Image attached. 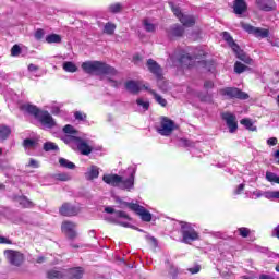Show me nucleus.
<instances>
[{
	"label": "nucleus",
	"instance_id": "f704fd0d",
	"mask_svg": "<svg viewBox=\"0 0 279 279\" xmlns=\"http://www.w3.org/2000/svg\"><path fill=\"white\" fill-rule=\"evenodd\" d=\"M59 150H60V148L53 142H46L44 144V151H59Z\"/></svg>",
	"mask_w": 279,
	"mask_h": 279
},
{
	"label": "nucleus",
	"instance_id": "603ef678",
	"mask_svg": "<svg viewBox=\"0 0 279 279\" xmlns=\"http://www.w3.org/2000/svg\"><path fill=\"white\" fill-rule=\"evenodd\" d=\"M267 145H269L270 147H274L276 145H278V138L276 137H270L267 140Z\"/></svg>",
	"mask_w": 279,
	"mask_h": 279
},
{
	"label": "nucleus",
	"instance_id": "bf43d9fd",
	"mask_svg": "<svg viewBox=\"0 0 279 279\" xmlns=\"http://www.w3.org/2000/svg\"><path fill=\"white\" fill-rule=\"evenodd\" d=\"M274 234L279 239V225L275 228Z\"/></svg>",
	"mask_w": 279,
	"mask_h": 279
},
{
	"label": "nucleus",
	"instance_id": "4c0bfd02",
	"mask_svg": "<svg viewBox=\"0 0 279 279\" xmlns=\"http://www.w3.org/2000/svg\"><path fill=\"white\" fill-rule=\"evenodd\" d=\"M59 165H60V167H63L64 169H75V163H73L64 158L59 159Z\"/></svg>",
	"mask_w": 279,
	"mask_h": 279
},
{
	"label": "nucleus",
	"instance_id": "c756f323",
	"mask_svg": "<svg viewBox=\"0 0 279 279\" xmlns=\"http://www.w3.org/2000/svg\"><path fill=\"white\" fill-rule=\"evenodd\" d=\"M48 279H62L64 278V270H50L47 274Z\"/></svg>",
	"mask_w": 279,
	"mask_h": 279
},
{
	"label": "nucleus",
	"instance_id": "8fccbe9b",
	"mask_svg": "<svg viewBox=\"0 0 279 279\" xmlns=\"http://www.w3.org/2000/svg\"><path fill=\"white\" fill-rule=\"evenodd\" d=\"M26 167H32V169H38L40 165L38 163V161H36V159H31L28 165H26Z\"/></svg>",
	"mask_w": 279,
	"mask_h": 279
},
{
	"label": "nucleus",
	"instance_id": "5701e85b",
	"mask_svg": "<svg viewBox=\"0 0 279 279\" xmlns=\"http://www.w3.org/2000/svg\"><path fill=\"white\" fill-rule=\"evenodd\" d=\"M247 10V3L245 0H235L233 3V12L234 14H243Z\"/></svg>",
	"mask_w": 279,
	"mask_h": 279
},
{
	"label": "nucleus",
	"instance_id": "052dcab7",
	"mask_svg": "<svg viewBox=\"0 0 279 279\" xmlns=\"http://www.w3.org/2000/svg\"><path fill=\"white\" fill-rule=\"evenodd\" d=\"M259 279H274V277L269 276V275H262L259 277Z\"/></svg>",
	"mask_w": 279,
	"mask_h": 279
},
{
	"label": "nucleus",
	"instance_id": "dca6fc26",
	"mask_svg": "<svg viewBox=\"0 0 279 279\" xmlns=\"http://www.w3.org/2000/svg\"><path fill=\"white\" fill-rule=\"evenodd\" d=\"M251 199H259V197H265L266 199H279V191H266L256 190L251 193Z\"/></svg>",
	"mask_w": 279,
	"mask_h": 279
},
{
	"label": "nucleus",
	"instance_id": "f03ea898",
	"mask_svg": "<svg viewBox=\"0 0 279 279\" xmlns=\"http://www.w3.org/2000/svg\"><path fill=\"white\" fill-rule=\"evenodd\" d=\"M82 69L89 75H108L110 86H113L114 88L119 86V82L116 80L118 75L117 70L106 63L99 61H86L82 63Z\"/></svg>",
	"mask_w": 279,
	"mask_h": 279
},
{
	"label": "nucleus",
	"instance_id": "680f3d73",
	"mask_svg": "<svg viewBox=\"0 0 279 279\" xmlns=\"http://www.w3.org/2000/svg\"><path fill=\"white\" fill-rule=\"evenodd\" d=\"M58 112H60V108L59 107H53L52 108V114H58Z\"/></svg>",
	"mask_w": 279,
	"mask_h": 279
},
{
	"label": "nucleus",
	"instance_id": "4468645a",
	"mask_svg": "<svg viewBox=\"0 0 279 279\" xmlns=\"http://www.w3.org/2000/svg\"><path fill=\"white\" fill-rule=\"evenodd\" d=\"M241 26L244 32H247V34H254L256 38H267V36H269V31L266 28L254 27L245 23H242Z\"/></svg>",
	"mask_w": 279,
	"mask_h": 279
},
{
	"label": "nucleus",
	"instance_id": "c9c22d12",
	"mask_svg": "<svg viewBox=\"0 0 279 279\" xmlns=\"http://www.w3.org/2000/svg\"><path fill=\"white\" fill-rule=\"evenodd\" d=\"M136 104H137L138 108H141V110L143 112H147V110H149V101H147V100H145L143 98H138L136 100Z\"/></svg>",
	"mask_w": 279,
	"mask_h": 279
},
{
	"label": "nucleus",
	"instance_id": "3c124183",
	"mask_svg": "<svg viewBox=\"0 0 279 279\" xmlns=\"http://www.w3.org/2000/svg\"><path fill=\"white\" fill-rule=\"evenodd\" d=\"M45 36V31L43 29H37L35 33V38L36 40H41V38Z\"/></svg>",
	"mask_w": 279,
	"mask_h": 279
},
{
	"label": "nucleus",
	"instance_id": "6ab92c4d",
	"mask_svg": "<svg viewBox=\"0 0 279 279\" xmlns=\"http://www.w3.org/2000/svg\"><path fill=\"white\" fill-rule=\"evenodd\" d=\"M199 57H202V53H197L194 56V58H192L189 54H182L179 58V62L180 64H182L183 66H187V69H191V66H193L195 64V60H199Z\"/></svg>",
	"mask_w": 279,
	"mask_h": 279
},
{
	"label": "nucleus",
	"instance_id": "b1692460",
	"mask_svg": "<svg viewBox=\"0 0 279 279\" xmlns=\"http://www.w3.org/2000/svg\"><path fill=\"white\" fill-rule=\"evenodd\" d=\"M13 201L16 204H20L22 208H32L34 206V203H32V201H29V198L26 196H14Z\"/></svg>",
	"mask_w": 279,
	"mask_h": 279
},
{
	"label": "nucleus",
	"instance_id": "de8ad7c7",
	"mask_svg": "<svg viewBox=\"0 0 279 279\" xmlns=\"http://www.w3.org/2000/svg\"><path fill=\"white\" fill-rule=\"evenodd\" d=\"M57 180H60L61 182H69V180H71V175L61 173L57 175Z\"/></svg>",
	"mask_w": 279,
	"mask_h": 279
},
{
	"label": "nucleus",
	"instance_id": "a878e982",
	"mask_svg": "<svg viewBox=\"0 0 279 279\" xmlns=\"http://www.w3.org/2000/svg\"><path fill=\"white\" fill-rule=\"evenodd\" d=\"M85 178L87 180H97V178H99V167L90 166L89 168H87V171L85 172Z\"/></svg>",
	"mask_w": 279,
	"mask_h": 279
},
{
	"label": "nucleus",
	"instance_id": "f8f14e48",
	"mask_svg": "<svg viewBox=\"0 0 279 279\" xmlns=\"http://www.w3.org/2000/svg\"><path fill=\"white\" fill-rule=\"evenodd\" d=\"M4 256L9 263L15 267H21V265H23V260H25V257L19 251L7 250L4 251Z\"/></svg>",
	"mask_w": 279,
	"mask_h": 279
},
{
	"label": "nucleus",
	"instance_id": "423d86ee",
	"mask_svg": "<svg viewBox=\"0 0 279 279\" xmlns=\"http://www.w3.org/2000/svg\"><path fill=\"white\" fill-rule=\"evenodd\" d=\"M181 234L183 236V243H193V241L199 240V233L189 222H181Z\"/></svg>",
	"mask_w": 279,
	"mask_h": 279
},
{
	"label": "nucleus",
	"instance_id": "9b49d317",
	"mask_svg": "<svg viewBox=\"0 0 279 279\" xmlns=\"http://www.w3.org/2000/svg\"><path fill=\"white\" fill-rule=\"evenodd\" d=\"M38 122L43 126L44 130H51V128H56V120L48 111H41L37 114Z\"/></svg>",
	"mask_w": 279,
	"mask_h": 279
},
{
	"label": "nucleus",
	"instance_id": "39448f33",
	"mask_svg": "<svg viewBox=\"0 0 279 279\" xmlns=\"http://www.w3.org/2000/svg\"><path fill=\"white\" fill-rule=\"evenodd\" d=\"M221 36H222L223 40H226V43H228V45L231 47V49L234 51V53H236V57L239 58V60H242V62H245L246 64H252V59L250 57H246L243 53V51H241V48H239V45H236V43H234V39L230 35V33L223 32L221 34Z\"/></svg>",
	"mask_w": 279,
	"mask_h": 279
},
{
	"label": "nucleus",
	"instance_id": "774afa93",
	"mask_svg": "<svg viewBox=\"0 0 279 279\" xmlns=\"http://www.w3.org/2000/svg\"><path fill=\"white\" fill-rule=\"evenodd\" d=\"M183 142H184L185 145H189V141L184 140Z\"/></svg>",
	"mask_w": 279,
	"mask_h": 279
},
{
	"label": "nucleus",
	"instance_id": "412c9836",
	"mask_svg": "<svg viewBox=\"0 0 279 279\" xmlns=\"http://www.w3.org/2000/svg\"><path fill=\"white\" fill-rule=\"evenodd\" d=\"M147 66H148V70L150 71V73H153V75H156V77H158L160 80V77L162 75V70L160 69V65H158V63L156 61H154L153 59H149L147 61Z\"/></svg>",
	"mask_w": 279,
	"mask_h": 279
},
{
	"label": "nucleus",
	"instance_id": "37998d69",
	"mask_svg": "<svg viewBox=\"0 0 279 279\" xmlns=\"http://www.w3.org/2000/svg\"><path fill=\"white\" fill-rule=\"evenodd\" d=\"M238 233L242 239H247L248 234L251 233V230L245 227H241L238 229Z\"/></svg>",
	"mask_w": 279,
	"mask_h": 279
},
{
	"label": "nucleus",
	"instance_id": "2eb2a0df",
	"mask_svg": "<svg viewBox=\"0 0 279 279\" xmlns=\"http://www.w3.org/2000/svg\"><path fill=\"white\" fill-rule=\"evenodd\" d=\"M61 230L68 239H75L77 236V225L72 221H63Z\"/></svg>",
	"mask_w": 279,
	"mask_h": 279
},
{
	"label": "nucleus",
	"instance_id": "13d9d810",
	"mask_svg": "<svg viewBox=\"0 0 279 279\" xmlns=\"http://www.w3.org/2000/svg\"><path fill=\"white\" fill-rule=\"evenodd\" d=\"M0 243H5L8 245H10V243H12L10 240H8L7 238L0 236Z\"/></svg>",
	"mask_w": 279,
	"mask_h": 279
},
{
	"label": "nucleus",
	"instance_id": "09e8293b",
	"mask_svg": "<svg viewBox=\"0 0 279 279\" xmlns=\"http://www.w3.org/2000/svg\"><path fill=\"white\" fill-rule=\"evenodd\" d=\"M198 99H201V101H213V96L210 95H203V94H198Z\"/></svg>",
	"mask_w": 279,
	"mask_h": 279
},
{
	"label": "nucleus",
	"instance_id": "bb28decb",
	"mask_svg": "<svg viewBox=\"0 0 279 279\" xmlns=\"http://www.w3.org/2000/svg\"><path fill=\"white\" fill-rule=\"evenodd\" d=\"M182 34H184V27L178 24H174L168 32V36H170V38H178L182 36Z\"/></svg>",
	"mask_w": 279,
	"mask_h": 279
},
{
	"label": "nucleus",
	"instance_id": "c85d7f7f",
	"mask_svg": "<svg viewBox=\"0 0 279 279\" xmlns=\"http://www.w3.org/2000/svg\"><path fill=\"white\" fill-rule=\"evenodd\" d=\"M148 92L153 95L159 106H162V108L167 107V99L162 98V96L158 95L154 89H148Z\"/></svg>",
	"mask_w": 279,
	"mask_h": 279
},
{
	"label": "nucleus",
	"instance_id": "c03bdc74",
	"mask_svg": "<svg viewBox=\"0 0 279 279\" xmlns=\"http://www.w3.org/2000/svg\"><path fill=\"white\" fill-rule=\"evenodd\" d=\"M167 267H168L170 276H172V278H175V276H178V268L169 262H167Z\"/></svg>",
	"mask_w": 279,
	"mask_h": 279
},
{
	"label": "nucleus",
	"instance_id": "cd10ccee",
	"mask_svg": "<svg viewBox=\"0 0 279 279\" xmlns=\"http://www.w3.org/2000/svg\"><path fill=\"white\" fill-rule=\"evenodd\" d=\"M12 134V129L5 124H0V142L7 141V138H10V135Z\"/></svg>",
	"mask_w": 279,
	"mask_h": 279
},
{
	"label": "nucleus",
	"instance_id": "f3484780",
	"mask_svg": "<svg viewBox=\"0 0 279 279\" xmlns=\"http://www.w3.org/2000/svg\"><path fill=\"white\" fill-rule=\"evenodd\" d=\"M222 119L223 121H226L227 123V128H229V131L232 133L236 132L239 125L236 123V116L230 113V112H226L222 113Z\"/></svg>",
	"mask_w": 279,
	"mask_h": 279
},
{
	"label": "nucleus",
	"instance_id": "5fc2aeb1",
	"mask_svg": "<svg viewBox=\"0 0 279 279\" xmlns=\"http://www.w3.org/2000/svg\"><path fill=\"white\" fill-rule=\"evenodd\" d=\"M245 189V184L241 183L238 189L234 191V195H241L243 193V190Z\"/></svg>",
	"mask_w": 279,
	"mask_h": 279
},
{
	"label": "nucleus",
	"instance_id": "7c9ffc66",
	"mask_svg": "<svg viewBox=\"0 0 279 279\" xmlns=\"http://www.w3.org/2000/svg\"><path fill=\"white\" fill-rule=\"evenodd\" d=\"M63 71H65L66 73H76L77 65H75V63L71 61H65L63 63Z\"/></svg>",
	"mask_w": 279,
	"mask_h": 279
},
{
	"label": "nucleus",
	"instance_id": "0eeeda50",
	"mask_svg": "<svg viewBox=\"0 0 279 279\" xmlns=\"http://www.w3.org/2000/svg\"><path fill=\"white\" fill-rule=\"evenodd\" d=\"M170 8L174 16H177L180 23H182L183 27H193V25H195V21H196L195 15L182 13V10L179 7L174 5L173 3H170Z\"/></svg>",
	"mask_w": 279,
	"mask_h": 279
},
{
	"label": "nucleus",
	"instance_id": "ddd939ff",
	"mask_svg": "<svg viewBox=\"0 0 279 279\" xmlns=\"http://www.w3.org/2000/svg\"><path fill=\"white\" fill-rule=\"evenodd\" d=\"M125 88L129 90V93L138 95L141 90H149V85H146L143 81H128L125 83Z\"/></svg>",
	"mask_w": 279,
	"mask_h": 279
},
{
	"label": "nucleus",
	"instance_id": "e433bc0d",
	"mask_svg": "<svg viewBox=\"0 0 279 279\" xmlns=\"http://www.w3.org/2000/svg\"><path fill=\"white\" fill-rule=\"evenodd\" d=\"M266 180L271 184H279V175L274 172H266Z\"/></svg>",
	"mask_w": 279,
	"mask_h": 279
},
{
	"label": "nucleus",
	"instance_id": "79ce46f5",
	"mask_svg": "<svg viewBox=\"0 0 279 279\" xmlns=\"http://www.w3.org/2000/svg\"><path fill=\"white\" fill-rule=\"evenodd\" d=\"M234 71L235 73H244V71H247V66L241 62H235L234 64Z\"/></svg>",
	"mask_w": 279,
	"mask_h": 279
},
{
	"label": "nucleus",
	"instance_id": "7ed1b4c3",
	"mask_svg": "<svg viewBox=\"0 0 279 279\" xmlns=\"http://www.w3.org/2000/svg\"><path fill=\"white\" fill-rule=\"evenodd\" d=\"M134 171L128 177H121L119 174H105L102 182L109 184V186H117L122 191H134Z\"/></svg>",
	"mask_w": 279,
	"mask_h": 279
},
{
	"label": "nucleus",
	"instance_id": "2f4dec72",
	"mask_svg": "<svg viewBox=\"0 0 279 279\" xmlns=\"http://www.w3.org/2000/svg\"><path fill=\"white\" fill-rule=\"evenodd\" d=\"M46 43H48V45H51L53 43L60 44L62 43V37L58 34H50L46 36Z\"/></svg>",
	"mask_w": 279,
	"mask_h": 279
},
{
	"label": "nucleus",
	"instance_id": "4d7b16f0",
	"mask_svg": "<svg viewBox=\"0 0 279 279\" xmlns=\"http://www.w3.org/2000/svg\"><path fill=\"white\" fill-rule=\"evenodd\" d=\"M28 71L31 73H36V71H38V66L37 65H34V64H29L28 65Z\"/></svg>",
	"mask_w": 279,
	"mask_h": 279
},
{
	"label": "nucleus",
	"instance_id": "a18cd8bd",
	"mask_svg": "<svg viewBox=\"0 0 279 279\" xmlns=\"http://www.w3.org/2000/svg\"><path fill=\"white\" fill-rule=\"evenodd\" d=\"M74 118L76 119V121H86V113L76 111L74 113Z\"/></svg>",
	"mask_w": 279,
	"mask_h": 279
},
{
	"label": "nucleus",
	"instance_id": "a19ab883",
	"mask_svg": "<svg viewBox=\"0 0 279 279\" xmlns=\"http://www.w3.org/2000/svg\"><path fill=\"white\" fill-rule=\"evenodd\" d=\"M143 25L146 32H156V25L149 22V20H144Z\"/></svg>",
	"mask_w": 279,
	"mask_h": 279
},
{
	"label": "nucleus",
	"instance_id": "338daca9",
	"mask_svg": "<svg viewBox=\"0 0 279 279\" xmlns=\"http://www.w3.org/2000/svg\"><path fill=\"white\" fill-rule=\"evenodd\" d=\"M276 271L279 274V265L278 266H276Z\"/></svg>",
	"mask_w": 279,
	"mask_h": 279
},
{
	"label": "nucleus",
	"instance_id": "a211bd4d",
	"mask_svg": "<svg viewBox=\"0 0 279 279\" xmlns=\"http://www.w3.org/2000/svg\"><path fill=\"white\" fill-rule=\"evenodd\" d=\"M80 213V209L69 203H65L60 208V215L63 217H75Z\"/></svg>",
	"mask_w": 279,
	"mask_h": 279
},
{
	"label": "nucleus",
	"instance_id": "aec40b11",
	"mask_svg": "<svg viewBox=\"0 0 279 279\" xmlns=\"http://www.w3.org/2000/svg\"><path fill=\"white\" fill-rule=\"evenodd\" d=\"M257 8L264 10V12H271L276 10V1L274 0H255Z\"/></svg>",
	"mask_w": 279,
	"mask_h": 279
},
{
	"label": "nucleus",
	"instance_id": "f257e3e1",
	"mask_svg": "<svg viewBox=\"0 0 279 279\" xmlns=\"http://www.w3.org/2000/svg\"><path fill=\"white\" fill-rule=\"evenodd\" d=\"M64 136L62 137L63 143L72 147L75 151H80L83 156H89L93 151V141L86 137V134L80 133L71 124H66L63 128Z\"/></svg>",
	"mask_w": 279,
	"mask_h": 279
},
{
	"label": "nucleus",
	"instance_id": "393cba45",
	"mask_svg": "<svg viewBox=\"0 0 279 279\" xmlns=\"http://www.w3.org/2000/svg\"><path fill=\"white\" fill-rule=\"evenodd\" d=\"M84 276V268L75 267L68 271V278L70 279H82Z\"/></svg>",
	"mask_w": 279,
	"mask_h": 279
},
{
	"label": "nucleus",
	"instance_id": "473e14b6",
	"mask_svg": "<svg viewBox=\"0 0 279 279\" xmlns=\"http://www.w3.org/2000/svg\"><path fill=\"white\" fill-rule=\"evenodd\" d=\"M25 149H36L38 147V142L36 140L26 138L23 142Z\"/></svg>",
	"mask_w": 279,
	"mask_h": 279
},
{
	"label": "nucleus",
	"instance_id": "e2e57ef3",
	"mask_svg": "<svg viewBox=\"0 0 279 279\" xmlns=\"http://www.w3.org/2000/svg\"><path fill=\"white\" fill-rule=\"evenodd\" d=\"M44 260H45V257L39 256V257L36 259V263L41 264Z\"/></svg>",
	"mask_w": 279,
	"mask_h": 279
},
{
	"label": "nucleus",
	"instance_id": "20e7f679",
	"mask_svg": "<svg viewBox=\"0 0 279 279\" xmlns=\"http://www.w3.org/2000/svg\"><path fill=\"white\" fill-rule=\"evenodd\" d=\"M116 204H118V208H130V210H133V213H136V215L141 217L142 221H151V213L136 203L124 202L123 199L116 197Z\"/></svg>",
	"mask_w": 279,
	"mask_h": 279
},
{
	"label": "nucleus",
	"instance_id": "0e129e2a",
	"mask_svg": "<svg viewBox=\"0 0 279 279\" xmlns=\"http://www.w3.org/2000/svg\"><path fill=\"white\" fill-rule=\"evenodd\" d=\"M72 247H74L75 250H77V247H80V245H77V244H72Z\"/></svg>",
	"mask_w": 279,
	"mask_h": 279
},
{
	"label": "nucleus",
	"instance_id": "72a5a7b5",
	"mask_svg": "<svg viewBox=\"0 0 279 279\" xmlns=\"http://www.w3.org/2000/svg\"><path fill=\"white\" fill-rule=\"evenodd\" d=\"M241 125H244L246 130H250L251 132H256V126L254 125V122L250 119H242L240 121Z\"/></svg>",
	"mask_w": 279,
	"mask_h": 279
},
{
	"label": "nucleus",
	"instance_id": "4be33fe9",
	"mask_svg": "<svg viewBox=\"0 0 279 279\" xmlns=\"http://www.w3.org/2000/svg\"><path fill=\"white\" fill-rule=\"evenodd\" d=\"M20 108H21L22 112L32 114L33 117H35V119H37L38 114H40V112H41L38 108H36V106L31 105V104L21 105Z\"/></svg>",
	"mask_w": 279,
	"mask_h": 279
},
{
	"label": "nucleus",
	"instance_id": "6e6d98bb",
	"mask_svg": "<svg viewBox=\"0 0 279 279\" xmlns=\"http://www.w3.org/2000/svg\"><path fill=\"white\" fill-rule=\"evenodd\" d=\"M202 267L199 265H196L192 268H189V271H191L192 274H199Z\"/></svg>",
	"mask_w": 279,
	"mask_h": 279
},
{
	"label": "nucleus",
	"instance_id": "864d4df0",
	"mask_svg": "<svg viewBox=\"0 0 279 279\" xmlns=\"http://www.w3.org/2000/svg\"><path fill=\"white\" fill-rule=\"evenodd\" d=\"M214 86H215V83H213V81H206L204 83L205 90H210L211 88H214Z\"/></svg>",
	"mask_w": 279,
	"mask_h": 279
},
{
	"label": "nucleus",
	"instance_id": "49530a36",
	"mask_svg": "<svg viewBox=\"0 0 279 279\" xmlns=\"http://www.w3.org/2000/svg\"><path fill=\"white\" fill-rule=\"evenodd\" d=\"M21 54V47L19 45H14L11 49V56L16 57Z\"/></svg>",
	"mask_w": 279,
	"mask_h": 279
},
{
	"label": "nucleus",
	"instance_id": "69168bd1",
	"mask_svg": "<svg viewBox=\"0 0 279 279\" xmlns=\"http://www.w3.org/2000/svg\"><path fill=\"white\" fill-rule=\"evenodd\" d=\"M198 64H204L206 66V62L205 61H201V62H198Z\"/></svg>",
	"mask_w": 279,
	"mask_h": 279
},
{
	"label": "nucleus",
	"instance_id": "6e6552de",
	"mask_svg": "<svg viewBox=\"0 0 279 279\" xmlns=\"http://www.w3.org/2000/svg\"><path fill=\"white\" fill-rule=\"evenodd\" d=\"M105 213H108L109 215H112L111 221L113 223H118L119 226H123V228L130 227V216L125 214V211H114V208L112 207H106Z\"/></svg>",
	"mask_w": 279,
	"mask_h": 279
},
{
	"label": "nucleus",
	"instance_id": "58836bf2",
	"mask_svg": "<svg viewBox=\"0 0 279 279\" xmlns=\"http://www.w3.org/2000/svg\"><path fill=\"white\" fill-rule=\"evenodd\" d=\"M114 29H117V25H114V24L111 23V22H108V23L105 25L104 33H105V34H109V36H112V34H114Z\"/></svg>",
	"mask_w": 279,
	"mask_h": 279
},
{
	"label": "nucleus",
	"instance_id": "ea45409f",
	"mask_svg": "<svg viewBox=\"0 0 279 279\" xmlns=\"http://www.w3.org/2000/svg\"><path fill=\"white\" fill-rule=\"evenodd\" d=\"M108 10L112 14H118V12H121V10H123V5L121 3H113L109 5Z\"/></svg>",
	"mask_w": 279,
	"mask_h": 279
},
{
	"label": "nucleus",
	"instance_id": "1a4fd4ad",
	"mask_svg": "<svg viewBox=\"0 0 279 279\" xmlns=\"http://www.w3.org/2000/svg\"><path fill=\"white\" fill-rule=\"evenodd\" d=\"M219 95L227 97V99H250L247 93L242 92L236 87H226L219 90Z\"/></svg>",
	"mask_w": 279,
	"mask_h": 279
},
{
	"label": "nucleus",
	"instance_id": "9d476101",
	"mask_svg": "<svg viewBox=\"0 0 279 279\" xmlns=\"http://www.w3.org/2000/svg\"><path fill=\"white\" fill-rule=\"evenodd\" d=\"M173 130H175V123L169 118H162L160 125L157 128V132L161 136H171Z\"/></svg>",
	"mask_w": 279,
	"mask_h": 279
}]
</instances>
